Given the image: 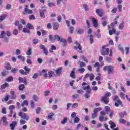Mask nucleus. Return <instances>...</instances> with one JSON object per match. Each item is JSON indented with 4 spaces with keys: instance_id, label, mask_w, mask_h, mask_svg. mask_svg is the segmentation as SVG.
I'll return each mask as SVG.
<instances>
[{
    "instance_id": "f257e3e1",
    "label": "nucleus",
    "mask_w": 130,
    "mask_h": 130,
    "mask_svg": "<svg viewBox=\"0 0 130 130\" xmlns=\"http://www.w3.org/2000/svg\"><path fill=\"white\" fill-rule=\"evenodd\" d=\"M103 71L104 72H107L109 75L113 74V72H114V67L111 65L105 66L103 68Z\"/></svg>"
},
{
    "instance_id": "f03ea898",
    "label": "nucleus",
    "mask_w": 130,
    "mask_h": 130,
    "mask_svg": "<svg viewBox=\"0 0 130 130\" xmlns=\"http://www.w3.org/2000/svg\"><path fill=\"white\" fill-rule=\"evenodd\" d=\"M105 115H106V112L104 111H102L100 112V116L99 117V120L100 121H107V117L105 116Z\"/></svg>"
},
{
    "instance_id": "7ed1b4c3",
    "label": "nucleus",
    "mask_w": 130,
    "mask_h": 130,
    "mask_svg": "<svg viewBox=\"0 0 130 130\" xmlns=\"http://www.w3.org/2000/svg\"><path fill=\"white\" fill-rule=\"evenodd\" d=\"M110 52V50L108 48H106V46H104L102 47V50L101 51L102 55H108Z\"/></svg>"
},
{
    "instance_id": "20e7f679",
    "label": "nucleus",
    "mask_w": 130,
    "mask_h": 130,
    "mask_svg": "<svg viewBox=\"0 0 130 130\" xmlns=\"http://www.w3.org/2000/svg\"><path fill=\"white\" fill-rule=\"evenodd\" d=\"M112 57H113V52H112V50H110L109 56H107L105 58L106 61L108 63H111V62H112Z\"/></svg>"
},
{
    "instance_id": "39448f33",
    "label": "nucleus",
    "mask_w": 130,
    "mask_h": 130,
    "mask_svg": "<svg viewBox=\"0 0 130 130\" xmlns=\"http://www.w3.org/2000/svg\"><path fill=\"white\" fill-rule=\"evenodd\" d=\"M102 109L101 108H96L93 110V113L91 114V118L92 119H94L97 117V113H98V111H101Z\"/></svg>"
},
{
    "instance_id": "423d86ee",
    "label": "nucleus",
    "mask_w": 130,
    "mask_h": 130,
    "mask_svg": "<svg viewBox=\"0 0 130 130\" xmlns=\"http://www.w3.org/2000/svg\"><path fill=\"white\" fill-rule=\"evenodd\" d=\"M18 115L19 116H20V117L22 118V119H24V120H26V121H27V120L30 118L29 116L26 115V113L23 112H20L18 113Z\"/></svg>"
},
{
    "instance_id": "0eeeda50",
    "label": "nucleus",
    "mask_w": 130,
    "mask_h": 130,
    "mask_svg": "<svg viewBox=\"0 0 130 130\" xmlns=\"http://www.w3.org/2000/svg\"><path fill=\"white\" fill-rule=\"evenodd\" d=\"M89 20H91V23H92L94 28H97V27H98V25H99L98 20H96L95 18L91 16L89 17Z\"/></svg>"
},
{
    "instance_id": "6e6552de",
    "label": "nucleus",
    "mask_w": 130,
    "mask_h": 130,
    "mask_svg": "<svg viewBox=\"0 0 130 130\" xmlns=\"http://www.w3.org/2000/svg\"><path fill=\"white\" fill-rule=\"evenodd\" d=\"M53 74H54V72H53L52 71H50L48 72V74L46 73L43 74V76L44 77V78H51Z\"/></svg>"
},
{
    "instance_id": "1a4fd4ad",
    "label": "nucleus",
    "mask_w": 130,
    "mask_h": 130,
    "mask_svg": "<svg viewBox=\"0 0 130 130\" xmlns=\"http://www.w3.org/2000/svg\"><path fill=\"white\" fill-rule=\"evenodd\" d=\"M74 49L75 50H78V49H79V50H78V52H79L80 53H83V51H82V46H81L80 44L75 46Z\"/></svg>"
},
{
    "instance_id": "9d476101",
    "label": "nucleus",
    "mask_w": 130,
    "mask_h": 130,
    "mask_svg": "<svg viewBox=\"0 0 130 130\" xmlns=\"http://www.w3.org/2000/svg\"><path fill=\"white\" fill-rule=\"evenodd\" d=\"M18 123V121H14L12 122L11 124H10V129L11 130H14L15 129V127L17 126V124Z\"/></svg>"
},
{
    "instance_id": "9b49d317",
    "label": "nucleus",
    "mask_w": 130,
    "mask_h": 130,
    "mask_svg": "<svg viewBox=\"0 0 130 130\" xmlns=\"http://www.w3.org/2000/svg\"><path fill=\"white\" fill-rule=\"evenodd\" d=\"M27 14H33V11L28 8H25L24 12H23V15H27Z\"/></svg>"
},
{
    "instance_id": "f8f14e48",
    "label": "nucleus",
    "mask_w": 130,
    "mask_h": 130,
    "mask_svg": "<svg viewBox=\"0 0 130 130\" xmlns=\"http://www.w3.org/2000/svg\"><path fill=\"white\" fill-rule=\"evenodd\" d=\"M119 105H121V107H123V105L122 104V102L120 100H118L117 102L115 103V106L116 107H118Z\"/></svg>"
},
{
    "instance_id": "ddd939ff",
    "label": "nucleus",
    "mask_w": 130,
    "mask_h": 130,
    "mask_svg": "<svg viewBox=\"0 0 130 130\" xmlns=\"http://www.w3.org/2000/svg\"><path fill=\"white\" fill-rule=\"evenodd\" d=\"M15 26H17L19 30H22L23 29V25L20 24L19 21H15L14 23Z\"/></svg>"
},
{
    "instance_id": "4468645a",
    "label": "nucleus",
    "mask_w": 130,
    "mask_h": 130,
    "mask_svg": "<svg viewBox=\"0 0 130 130\" xmlns=\"http://www.w3.org/2000/svg\"><path fill=\"white\" fill-rule=\"evenodd\" d=\"M96 13L97 14V15H98V16H99L100 17H102V16H103V11L96 9Z\"/></svg>"
},
{
    "instance_id": "2eb2a0df",
    "label": "nucleus",
    "mask_w": 130,
    "mask_h": 130,
    "mask_svg": "<svg viewBox=\"0 0 130 130\" xmlns=\"http://www.w3.org/2000/svg\"><path fill=\"white\" fill-rule=\"evenodd\" d=\"M90 78V81H93L94 80V74H87L86 75H85V78H88L89 77Z\"/></svg>"
},
{
    "instance_id": "dca6fc26",
    "label": "nucleus",
    "mask_w": 130,
    "mask_h": 130,
    "mask_svg": "<svg viewBox=\"0 0 130 130\" xmlns=\"http://www.w3.org/2000/svg\"><path fill=\"white\" fill-rule=\"evenodd\" d=\"M10 94H11V99H12L13 100H15V99H16L17 96L16 94H15V91L11 90L10 91Z\"/></svg>"
},
{
    "instance_id": "f3484780",
    "label": "nucleus",
    "mask_w": 130,
    "mask_h": 130,
    "mask_svg": "<svg viewBox=\"0 0 130 130\" xmlns=\"http://www.w3.org/2000/svg\"><path fill=\"white\" fill-rule=\"evenodd\" d=\"M59 27V24L57 22H54L53 23V30H57Z\"/></svg>"
},
{
    "instance_id": "a211bd4d",
    "label": "nucleus",
    "mask_w": 130,
    "mask_h": 130,
    "mask_svg": "<svg viewBox=\"0 0 130 130\" xmlns=\"http://www.w3.org/2000/svg\"><path fill=\"white\" fill-rule=\"evenodd\" d=\"M5 68L6 70H7L8 71H10L11 68V64L9 62H6L5 63Z\"/></svg>"
},
{
    "instance_id": "6ab92c4d",
    "label": "nucleus",
    "mask_w": 130,
    "mask_h": 130,
    "mask_svg": "<svg viewBox=\"0 0 130 130\" xmlns=\"http://www.w3.org/2000/svg\"><path fill=\"white\" fill-rule=\"evenodd\" d=\"M102 102H104L105 104H108V99L106 96H103L101 99Z\"/></svg>"
},
{
    "instance_id": "aec40b11",
    "label": "nucleus",
    "mask_w": 130,
    "mask_h": 130,
    "mask_svg": "<svg viewBox=\"0 0 130 130\" xmlns=\"http://www.w3.org/2000/svg\"><path fill=\"white\" fill-rule=\"evenodd\" d=\"M40 17L42 18V19H44L45 18V14H44V10H41L40 11Z\"/></svg>"
},
{
    "instance_id": "412c9836",
    "label": "nucleus",
    "mask_w": 130,
    "mask_h": 130,
    "mask_svg": "<svg viewBox=\"0 0 130 130\" xmlns=\"http://www.w3.org/2000/svg\"><path fill=\"white\" fill-rule=\"evenodd\" d=\"M9 86H10V84L6 82L5 83L1 85V89H6V88H9Z\"/></svg>"
},
{
    "instance_id": "4be33fe9",
    "label": "nucleus",
    "mask_w": 130,
    "mask_h": 130,
    "mask_svg": "<svg viewBox=\"0 0 130 130\" xmlns=\"http://www.w3.org/2000/svg\"><path fill=\"white\" fill-rule=\"evenodd\" d=\"M109 123L110 124L111 128L112 129H113L114 127H116V124H115V123H114L112 121H110Z\"/></svg>"
},
{
    "instance_id": "5701e85b",
    "label": "nucleus",
    "mask_w": 130,
    "mask_h": 130,
    "mask_svg": "<svg viewBox=\"0 0 130 130\" xmlns=\"http://www.w3.org/2000/svg\"><path fill=\"white\" fill-rule=\"evenodd\" d=\"M2 120L4 125H5V126H7L8 124V121L7 120V118L6 117H3Z\"/></svg>"
},
{
    "instance_id": "b1692460",
    "label": "nucleus",
    "mask_w": 130,
    "mask_h": 130,
    "mask_svg": "<svg viewBox=\"0 0 130 130\" xmlns=\"http://www.w3.org/2000/svg\"><path fill=\"white\" fill-rule=\"evenodd\" d=\"M91 91H92V89H89V90L86 91V93L84 95L86 98H90V94L91 93Z\"/></svg>"
},
{
    "instance_id": "393cba45",
    "label": "nucleus",
    "mask_w": 130,
    "mask_h": 130,
    "mask_svg": "<svg viewBox=\"0 0 130 130\" xmlns=\"http://www.w3.org/2000/svg\"><path fill=\"white\" fill-rule=\"evenodd\" d=\"M77 33L78 35L84 34V29L82 28H79L78 29H77Z\"/></svg>"
},
{
    "instance_id": "a878e982",
    "label": "nucleus",
    "mask_w": 130,
    "mask_h": 130,
    "mask_svg": "<svg viewBox=\"0 0 130 130\" xmlns=\"http://www.w3.org/2000/svg\"><path fill=\"white\" fill-rule=\"evenodd\" d=\"M61 71H62V68H59L58 69L55 71L56 75L58 76H60V74H61Z\"/></svg>"
},
{
    "instance_id": "bb28decb",
    "label": "nucleus",
    "mask_w": 130,
    "mask_h": 130,
    "mask_svg": "<svg viewBox=\"0 0 130 130\" xmlns=\"http://www.w3.org/2000/svg\"><path fill=\"white\" fill-rule=\"evenodd\" d=\"M70 77L72 78V79H76V76L75 75V69H73V71L71 72Z\"/></svg>"
},
{
    "instance_id": "cd10ccee",
    "label": "nucleus",
    "mask_w": 130,
    "mask_h": 130,
    "mask_svg": "<svg viewBox=\"0 0 130 130\" xmlns=\"http://www.w3.org/2000/svg\"><path fill=\"white\" fill-rule=\"evenodd\" d=\"M49 41L53 43V42H54V40L55 39H54V37H53V36H52L51 35H49Z\"/></svg>"
},
{
    "instance_id": "c85d7f7f",
    "label": "nucleus",
    "mask_w": 130,
    "mask_h": 130,
    "mask_svg": "<svg viewBox=\"0 0 130 130\" xmlns=\"http://www.w3.org/2000/svg\"><path fill=\"white\" fill-rule=\"evenodd\" d=\"M124 27V22L122 21L119 25V29L120 30H122V29H123Z\"/></svg>"
},
{
    "instance_id": "c756f323",
    "label": "nucleus",
    "mask_w": 130,
    "mask_h": 130,
    "mask_svg": "<svg viewBox=\"0 0 130 130\" xmlns=\"http://www.w3.org/2000/svg\"><path fill=\"white\" fill-rule=\"evenodd\" d=\"M17 58L18 59H21L22 61H25V60L26 59V58L24 56H22V55L17 56Z\"/></svg>"
},
{
    "instance_id": "7c9ffc66",
    "label": "nucleus",
    "mask_w": 130,
    "mask_h": 130,
    "mask_svg": "<svg viewBox=\"0 0 130 130\" xmlns=\"http://www.w3.org/2000/svg\"><path fill=\"white\" fill-rule=\"evenodd\" d=\"M13 81H14V78L12 76H10L6 79V82H13Z\"/></svg>"
},
{
    "instance_id": "2f4dec72",
    "label": "nucleus",
    "mask_w": 130,
    "mask_h": 130,
    "mask_svg": "<svg viewBox=\"0 0 130 130\" xmlns=\"http://www.w3.org/2000/svg\"><path fill=\"white\" fill-rule=\"evenodd\" d=\"M89 38V41L90 43V44H92L93 42H94V40H93V35H90L89 36H88Z\"/></svg>"
},
{
    "instance_id": "473e14b6",
    "label": "nucleus",
    "mask_w": 130,
    "mask_h": 130,
    "mask_svg": "<svg viewBox=\"0 0 130 130\" xmlns=\"http://www.w3.org/2000/svg\"><path fill=\"white\" fill-rule=\"evenodd\" d=\"M31 54H32V48L29 47L26 52V55H31Z\"/></svg>"
},
{
    "instance_id": "72a5a7b5",
    "label": "nucleus",
    "mask_w": 130,
    "mask_h": 130,
    "mask_svg": "<svg viewBox=\"0 0 130 130\" xmlns=\"http://www.w3.org/2000/svg\"><path fill=\"white\" fill-rule=\"evenodd\" d=\"M53 50H56V47H55L54 45H52L51 48L49 49V52L52 53L53 52Z\"/></svg>"
},
{
    "instance_id": "f704fd0d",
    "label": "nucleus",
    "mask_w": 130,
    "mask_h": 130,
    "mask_svg": "<svg viewBox=\"0 0 130 130\" xmlns=\"http://www.w3.org/2000/svg\"><path fill=\"white\" fill-rule=\"evenodd\" d=\"M80 118L79 117H75L74 119V123H78L80 122Z\"/></svg>"
},
{
    "instance_id": "c9c22d12",
    "label": "nucleus",
    "mask_w": 130,
    "mask_h": 130,
    "mask_svg": "<svg viewBox=\"0 0 130 130\" xmlns=\"http://www.w3.org/2000/svg\"><path fill=\"white\" fill-rule=\"evenodd\" d=\"M7 18V15L4 14L0 16V22H3Z\"/></svg>"
},
{
    "instance_id": "e433bc0d",
    "label": "nucleus",
    "mask_w": 130,
    "mask_h": 130,
    "mask_svg": "<svg viewBox=\"0 0 130 130\" xmlns=\"http://www.w3.org/2000/svg\"><path fill=\"white\" fill-rule=\"evenodd\" d=\"M30 107L31 109H34V108H35V103L33 100L30 101Z\"/></svg>"
},
{
    "instance_id": "4c0bfd02",
    "label": "nucleus",
    "mask_w": 130,
    "mask_h": 130,
    "mask_svg": "<svg viewBox=\"0 0 130 130\" xmlns=\"http://www.w3.org/2000/svg\"><path fill=\"white\" fill-rule=\"evenodd\" d=\"M6 36V32H5V31L4 30H2L1 31V35H0V38H5V37Z\"/></svg>"
},
{
    "instance_id": "58836bf2",
    "label": "nucleus",
    "mask_w": 130,
    "mask_h": 130,
    "mask_svg": "<svg viewBox=\"0 0 130 130\" xmlns=\"http://www.w3.org/2000/svg\"><path fill=\"white\" fill-rule=\"evenodd\" d=\"M32 99L35 102H38V100H39L38 96L35 94L32 96Z\"/></svg>"
},
{
    "instance_id": "ea45409f",
    "label": "nucleus",
    "mask_w": 130,
    "mask_h": 130,
    "mask_svg": "<svg viewBox=\"0 0 130 130\" xmlns=\"http://www.w3.org/2000/svg\"><path fill=\"white\" fill-rule=\"evenodd\" d=\"M25 105L26 106H27V105H28V101H27V100L24 101L23 102V103H22V104H21L22 107H24V106H25Z\"/></svg>"
},
{
    "instance_id": "a19ab883",
    "label": "nucleus",
    "mask_w": 130,
    "mask_h": 130,
    "mask_svg": "<svg viewBox=\"0 0 130 130\" xmlns=\"http://www.w3.org/2000/svg\"><path fill=\"white\" fill-rule=\"evenodd\" d=\"M120 96L121 98L123 100L125 99V97L126 96V95H125V94L122 92H121L120 93Z\"/></svg>"
},
{
    "instance_id": "79ce46f5",
    "label": "nucleus",
    "mask_w": 130,
    "mask_h": 130,
    "mask_svg": "<svg viewBox=\"0 0 130 130\" xmlns=\"http://www.w3.org/2000/svg\"><path fill=\"white\" fill-rule=\"evenodd\" d=\"M116 32V30L113 29L112 30H110L109 31V35H112L113 34H115Z\"/></svg>"
},
{
    "instance_id": "37998d69",
    "label": "nucleus",
    "mask_w": 130,
    "mask_h": 130,
    "mask_svg": "<svg viewBox=\"0 0 130 130\" xmlns=\"http://www.w3.org/2000/svg\"><path fill=\"white\" fill-rule=\"evenodd\" d=\"M83 8L85 11V12H88L89 11V6L87 4L83 5Z\"/></svg>"
},
{
    "instance_id": "c03bdc74",
    "label": "nucleus",
    "mask_w": 130,
    "mask_h": 130,
    "mask_svg": "<svg viewBox=\"0 0 130 130\" xmlns=\"http://www.w3.org/2000/svg\"><path fill=\"white\" fill-rule=\"evenodd\" d=\"M68 122V117H64L63 120L61 121V123H62V124H66V123H67V122Z\"/></svg>"
},
{
    "instance_id": "a18cd8bd",
    "label": "nucleus",
    "mask_w": 130,
    "mask_h": 130,
    "mask_svg": "<svg viewBox=\"0 0 130 130\" xmlns=\"http://www.w3.org/2000/svg\"><path fill=\"white\" fill-rule=\"evenodd\" d=\"M24 70L26 71L25 73H27V74H29V72L31 71V69L28 68L27 66L24 67Z\"/></svg>"
},
{
    "instance_id": "49530a36",
    "label": "nucleus",
    "mask_w": 130,
    "mask_h": 130,
    "mask_svg": "<svg viewBox=\"0 0 130 130\" xmlns=\"http://www.w3.org/2000/svg\"><path fill=\"white\" fill-rule=\"evenodd\" d=\"M13 35H15V36H17L18 34H19V31H18V29H14L13 31Z\"/></svg>"
},
{
    "instance_id": "de8ad7c7",
    "label": "nucleus",
    "mask_w": 130,
    "mask_h": 130,
    "mask_svg": "<svg viewBox=\"0 0 130 130\" xmlns=\"http://www.w3.org/2000/svg\"><path fill=\"white\" fill-rule=\"evenodd\" d=\"M84 67H86V63L83 61L80 62V68H84Z\"/></svg>"
},
{
    "instance_id": "09e8293b",
    "label": "nucleus",
    "mask_w": 130,
    "mask_h": 130,
    "mask_svg": "<svg viewBox=\"0 0 130 130\" xmlns=\"http://www.w3.org/2000/svg\"><path fill=\"white\" fill-rule=\"evenodd\" d=\"M105 111L107 112V113H108L109 112H110V107H109V106H106L105 107Z\"/></svg>"
},
{
    "instance_id": "8fccbe9b",
    "label": "nucleus",
    "mask_w": 130,
    "mask_h": 130,
    "mask_svg": "<svg viewBox=\"0 0 130 130\" xmlns=\"http://www.w3.org/2000/svg\"><path fill=\"white\" fill-rule=\"evenodd\" d=\"M38 42H39V40L38 39H32V43H34V44H38Z\"/></svg>"
},
{
    "instance_id": "3c124183",
    "label": "nucleus",
    "mask_w": 130,
    "mask_h": 130,
    "mask_svg": "<svg viewBox=\"0 0 130 130\" xmlns=\"http://www.w3.org/2000/svg\"><path fill=\"white\" fill-rule=\"evenodd\" d=\"M20 74H21V75H23L24 76H26L27 73L25 72L23 70H19Z\"/></svg>"
},
{
    "instance_id": "603ef678",
    "label": "nucleus",
    "mask_w": 130,
    "mask_h": 130,
    "mask_svg": "<svg viewBox=\"0 0 130 130\" xmlns=\"http://www.w3.org/2000/svg\"><path fill=\"white\" fill-rule=\"evenodd\" d=\"M79 97H80V95H79L78 94H73L72 95V98L73 99H78V98H79Z\"/></svg>"
},
{
    "instance_id": "864d4df0",
    "label": "nucleus",
    "mask_w": 130,
    "mask_h": 130,
    "mask_svg": "<svg viewBox=\"0 0 130 130\" xmlns=\"http://www.w3.org/2000/svg\"><path fill=\"white\" fill-rule=\"evenodd\" d=\"M3 77H6L7 75H8V72L5 70H3V71L1 73Z\"/></svg>"
},
{
    "instance_id": "5fc2aeb1",
    "label": "nucleus",
    "mask_w": 130,
    "mask_h": 130,
    "mask_svg": "<svg viewBox=\"0 0 130 130\" xmlns=\"http://www.w3.org/2000/svg\"><path fill=\"white\" fill-rule=\"evenodd\" d=\"M82 89H83V90H87V91H89V90H92L91 88H90V86L89 85L87 86H83Z\"/></svg>"
},
{
    "instance_id": "6e6d98bb",
    "label": "nucleus",
    "mask_w": 130,
    "mask_h": 130,
    "mask_svg": "<svg viewBox=\"0 0 130 130\" xmlns=\"http://www.w3.org/2000/svg\"><path fill=\"white\" fill-rule=\"evenodd\" d=\"M126 122V121H125V120L122 119V118H121L119 120V123H122V124H125V123Z\"/></svg>"
},
{
    "instance_id": "4d7b16f0",
    "label": "nucleus",
    "mask_w": 130,
    "mask_h": 130,
    "mask_svg": "<svg viewBox=\"0 0 130 130\" xmlns=\"http://www.w3.org/2000/svg\"><path fill=\"white\" fill-rule=\"evenodd\" d=\"M19 123L21 125H23V124H25V123H26V121H25V120L21 119V120H20Z\"/></svg>"
},
{
    "instance_id": "13d9d810",
    "label": "nucleus",
    "mask_w": 130,
    "mask_h": 130,
    "mask_svg": "<svg viewBox=\"0 0 130 130\" xmlns=\"http://www.w3.org/2000/svg\"><path fill=\"white\" fill-rule=\"evenodd\" d=\"M24 88H25L24 84H20L19 85V89L20 90L23 91V90H24Z\"/></svg>"
},
{
    "instance_id": "bf43d9fd",
    "label": "nucleus",
    "mask_w": 130,
    "mask_h": 130,
    "mask_svg": "<svg viewBox=\"0 0 130 130\" xmlns=\"http://www.w3.org/2000/svg\"><path fill=\"white\" fill-rule=\"evenodd\" d=\"M125 50L126 51L125 54H128V53H129V47H125Z\"/></svg>"
},
{
    "instance_id": "052dcab7",
    "label": "nucleus",
    "mask_w": 130,
    "mask_h": 130,
    "mask_svg": "<svg viewBox=\"0 0 130 130\" xmlns=\"http://www.w3.org/2000/svg\"><path fill=\"white\" fill-rule=\"evenodd\" d=\"M85 71H86V70L83 68H81L78 70V72H79V73L81 74H83Z\"/></svg>"
},
{
    "instance_id": "680f3d73",
    "label": "nucleus",
    "mask_w": 130,
    "mask_h": 130,
    "mask_svg": "<svg viewBox=\"0 0 130 130\" xmlns=\"http://www.w3.org/2000/svg\"><path fill=\"white\" fill-rule=\"evenodd\" d=\"M94 68H100V63L99 62H95V63L93 65Z\"/></svg>"
},
{
    "instance_id": "e2e57ef3",
    "label": "nucleus",
    "mask_w": 130,
    "mask_h": 130,
    "mask_svg": "<svg viewBox=\"0 0 130 130\" xmlns=\"http://www.w3.org/2000/svg\"><path fill=\"white\" fill-rule=\"evenodd\" d=\"M57 19L58 22H59V23H60L61 22V20H62V18L61 17V15H59L58 16H57Z\"/></svg>"
},
{
    "instance_id": "0e129e2a",
    "label": "nucleus",
    "mask_w": 130,
    "mask_h": 130,
    "mask_svg": "<svg viewBox=\"0 0 130 130\" xmlns=\"http://www.w3.org/2000/svg\"><path fill=\"white\" fill-rule=\"evenodd\" d=\"M48 6L49 8H51L52 7H55V5L53 3H48Z\"/></svg>"
},
{
    "instance_id": "69168bd1",
    "label": "nucleus",
    "mask_w": 130,
    "mask_h": 130,
    "mask_svg": "<svg viewBox=\"0 0 130 130\" xmlns=\"http://www.w3.org/2000/svg\"><path fill=\"white\" fill-rule=\"evenodd\" d=\"M27 27L29 29H34V26H33V25H32V24H31V23H28L27 25Z\"/></svg>"
},
{
    "instance_id": "338daca9",
    "label": "nucleus",
    "mask_w": 130,
    "mask_h": 130,
    "mask_svg": "<svg viewBox=\"0 0 130 130\" xmlns=\"http://www.w3.org/2000/svg\"><path fill=\"white\" fill-rule=\"evenodd\" d=\"M113 101H114L115 102H116V101L117 100H118V96L117 95H114L113 97Z\"/></svg>"
},
{
    "instance_id": "774afa93",
    "label": "nucleus",
    "mask_w": 130,
    "mask_h": 130,
    "mask_svg": "<svg viewBox=\"0 0 130 130\" xmlns=\"http://www.w3.org/2000/svg\"><path fill=\"white\" fill-rule=\"evenodd\" d=\"M77 107H78V103H74L72 105V108H77Z\"/></svg>"
}]
</instances>
